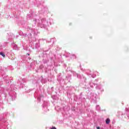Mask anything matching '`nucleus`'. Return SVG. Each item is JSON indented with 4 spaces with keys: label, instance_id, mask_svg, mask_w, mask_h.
<instances>
[{
    "label": "nucleus",
    "instance_id": "nucleus-1",
    "mask_svg": "<svg viewBox=\"0 0 129 129\" xmlns=\"http://www.w3.org/2000/svg\"><path fill=\"white\" fill-rule=\"evenodd\" d=\"M109 122H110V119H109V118H107L106 120V123L107 124H108V123H109Z\"/></svg>",
    "mask_w": 129,
    "mask_h": 129
},
{
    "label": "nucleus",
    "instance_id": "nucleus-2",
    "mask_svg": "<svg viewBox=\"0 0 129 129\" xmlns=\"http://www.w3.org/2000/svg\"><path fill=\"white\" fill-rule=\"evenodd\" d=\"M0 55L3 56V57H6V55H5L4 53L3 52H0Z\"/></svg>",
    "mask_w": 129,
    "mask_h": 129
},
{
    "label": "nucleus",
    "instance_id": "nucleus-3",
    "mask_svg": "<svg viewBox=\"0 0 129 129\" xmlns=\"http://www.w3.org/2000/svg\"><path fill=\"white\" fill-rule=\"evenodd\" d=\"M51 129H56L55 127H52Z\"/></svg>",
    "mask_w": 129,
    "mask_h": 129
},
{
    "label": "nucleus",
    "instance_id": "nucleus-4",
    "mask_svg": "<svg viewBox=\"0 0 129 129\" xmlns=\"http://www.w3.org/2000/svg\"><path fill=\"white\" fill-rule=\"evenodd\" d=\"M97 129H100V128L99 127H97Z\"/></svg>",
    "mask_w": 129,
    "mask_h": 129
}]
</instances>
